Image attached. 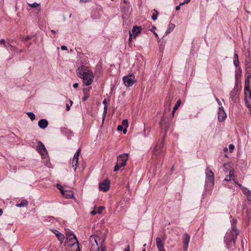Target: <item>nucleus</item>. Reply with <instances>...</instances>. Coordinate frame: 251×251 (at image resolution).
<instances>
[{
    "mask_svg": "<svg viewBox=\"0 0 251 251\" xmlns=\"http://www.w3.org/2000/svg\"><path fill=\"white\" fill-rule=\"evenodd\" d=\"M52 232L55 235L58 240L62 244L65 239V236L60 232L56 229H51Z\"/></svg>",
    "mask_w": 251,
    "mask_h": 251,
    "instance_id": "14",
    "label": "nucleus"
},
{
    "mask_svg": "<svg viewBox=\"0 0 251 251\" xmlns=\"http://www.w3.org/2000/svg\"><path fill=\"white\" fill-rule=\"evenodd\" d=\"M37 150L38 152L42 155L44 157H46L47 155V151L45 148V147L41 142L39 141L38 142Z\"/></svg>",
    "mask_w": 251,
    "mask_h": 251,
    "instance_id": "10",
    "label": "nucleus"
},
{
    "mask_svg": "<svg viewBox=\"0 0 251 251\" xmlns=\"http://www.w3.org/2000/svg\"><path fill=\"white\" fill-rule=\"evenodd\" d=\"M243 189L244 191L243 192L247 197V199L249 201H251V191L247 188Z\"/></svg>",
    "mask_w": 251,
    "mask_h": 251,
    "instance_id": "20",
    "label": "nucleus"
},
{
    "mask_svg": "<svg viewBox=\"0 0 251 251\" xmlns=\"http://www.w3.org/2000/svg\"><path fill=\"white\" fill-rule=\"evenodd\" d=\"M181 103V101L179 99L177 101L176 104H175L174 107L173 108V112H172L173 116L174 115L176 111L178 109L179 106L180 105Z\"/></svg>",
    "mask_w": 251,
    "mask_h": 251,
    "instance_id": "24",
    "label": "nucleus"
},
{
    "mask_svg": "<svg viewBox=\"0 0 251 251\" xmlns=\"http://www.w3.org/2000/svg\"><path fill=\"white\" fill-rule=\"evenodd\" d=\"M0 44L3 45L4 47L8 48L7 45L5 43V40L4 39H1L0 40Z\"/></svg>",
    "mask_w": 251,
    "mask_h": 251,
    "instance_id": "34",
    "label": "nucleus"
},
{
    "mask_svg": "<svg viewBox=\"0 0 251 251\" xmlns=\"http://www.w3.org/2000/svg\"><path fill=\"white\" fill-rule=\"evenodd\" d=\"M7 45H8L10 47V50H15V47H14L12 46H11V45H10V44H8Z\"/></svg>",
    "mask_w": 251,
    "mask_h": 251,
    "instance_id": "42",
    "label": "nucleus"
},
{
    "mask_svg": "<svg viewBox=\"0 0 251 251\" xmlns=\"http://www.w3.org/2000/svg\"><path fill=\"white\" fill-rule=\"evenodd\" d=\"M28 4L30 7L32 8L37 7L40 5V4L37 2H34L33 3H28Z\"/></svg>",
    "mask_w": 251,
    "mask_h": 251,
    "instance_id": "32",
    "label": "nucleus"
},
{
    "mask_svg": "<svg viewBox=\"0 0 251 251\" xmlns=\"http://www.w3.org/2000/svg\"><path fill=\"white\" fill-rule=\"evenodd\" d=\"M104 207L100 206L98 208H95L94 210L91 212V214L93 215L96 214L97 213L100 214L104 209Z\"/></svg>",
    "mask_w": 251,
    "mask_h": 251,
    "instance_id": "21",
    "label": "nucleus"
},
{
    "mask_svg": "<svg viewBox=\"0 0 251 251\" xmlns=\"http://www.w3.org/2000/svg\"><path fill=\"white\" fill-rule=\"evenodd\" d=\"M27 115L31 121H33L35 119V116L32 112H27Z\"/></svg>",
    "mask_w": 251,
    "mask_h": 251,
    "instance_id": "30",
    "label": "nucleus"
},
{
    "mask_svg": "<svg viewBox=\"0 0 251 251\" xmlns=\"http://www.w3.org/2000/svg\"><path fill=\"white\" fill-rule=\"evenodd\" d=\"M152 12H153V13H152V15L151 16V19L153 21H155L157 19V16L158 15V11L155 10V9H153Z\"/></svg>",
    "mask_w": 251,
    "mask_h": 251,
    "instance_id": "28",
    "label": "nucleus"
},
{
    "mask_svg": "<svg viewBox=\"0 0 251 251\" xmlns=\"http://www.w3.org/2000/svg\"><path fill=\"white\" fill-rule=\"evenodd\" d=\"M126 251H129V247H126Z\"/></svg>",
    "mask_w": 251,
    "mask_h": 251,
    "instance_id": "51",
    "label": "nucleus"
},
{
    "mask_svg": "<svg viewBox=\"0 0 251 251\" xmlns=\"http://www.w3.org/2000/svg\"><path fill=\"white\" fill-rule=\"evenodd\" d=\"M226 115L223 106H219L218 112V120L222 122L225 120Z\"/></svg>",
    "mask_w": 251,
    "mask_h": 251,
    "instance_id": "9",
    "label": "nucleus"
},
{
    "mask_svg": "<svg viewBox=\"0 0 251 251\" xmlns=\"http://www.w3.org/2000/svg\"><path fill=\"white\" fill-rule=\"evenodd\" d=\"M66 109L67 111H69L70 110V107L68 104H67L66 105Z\"/></svg>",
    "mask_w": 251,
    "mask_h": 251,
    "instance_id": "44",
    "label": "nucleus"
},
{
    "mask_svg": "<svg viewBox=\"0 0 251 251\" xmlns=\"http://www.w3.org/2000/svg\"><path fill=\"white\" fill-rule=\"evenodd\" d=\"M224 170L225 174H226L224 179L226 181H229L231 180L234 181V169L232 167L230 163H225L223 165Z\"/></svg>",
    "mask_w": 251,
    "mask_h": 251,
    "instance_id": "4",
    "label": "nucleus"
},
{
    "mask_svg": "<svg viewBox=\"0 0 251 251\" xmlns=\"http://www.w3.org/2000/svg\"><path fill=\"white\" fill-rule=\"evenodd\" d=\"M234 182H235V183L236 184H237V185H238V186L241 188V189H242V191H244V189H243V188H246V187H244V186H242L241 184H239V183H237V182H236V181H234Z\"/></svg>",
    "mask_w": 251,
    "mask_h": 251,
    "instance_id": "39",
    "label": "nucleus"
},
{
    "mask_svg": "<svg viewBox=\"0 0 251 251\" xmlns=\"http://www.w3.org/2000/svg\"><path fill=\"white\" fill-rule=\"evenodd\" d=\"M175 27V25L174 24L170 23L168 25V29L165 32V34L167 35V34H169L171 32H172L174 30Z\"/></svg>",
    "mask_w": 251,
    "mask_h": 251,
    "instance_id": "23",
    "label": "nucleus"
},
{
    "mask_svg": "<svg viewBox=\"0 0 251 251\" xmlns=\"http://www.w3.org/2000/svg\"><path fill=\"white\" fill-rule=\"evenodd\" d=\"M123 81H124V83H126V76H124V77H123Z\"/></svg>",
    "mask_w": 251,
    "mask_h": 251,
    "instance_id": "47",
    "label": "nucleus"
},
{
    "mask_svg": "<svg viewBox=\"0 0 251 251\" xmlns=\"http://www.w3.org/2000/svg\"><path fill=\"white\" fill-rule=\"evenodd\" d=\"M233 63H238V57L237 54H234V55Z\"/></svg>",
    "mask_w": 251,
    "mask_h": 251,
    "instance_id": "33",
    "label": "nucleus"
},
{
    "mask_svg": "<svg viewBox=\"0 0 251 251\" xmlns=\"http://www.w3.org/2000/svg\"><path fill=\"white\" fill-rule=\"evenodd\" d=\"M61 194L66 199L73 198L74 197L73 191L69 190H65Z\"/></svg>",
    "mask_w": 251,
    "mask_h": 251,
    "instance_id": "15",
    "label": "nucleus"
},
{
    "mask_svg": "<svg viewBox=\"0 0 251 251\" xmlns=\"http://www.w3.org/2000/svg\"><path fill=\"white\" fill-rule=\"evenodd\" d=\"M128 155V154L127 153H126V157H127Z\"/></svg>",
    "mask_w": 251,
    "mask_h": 251,
    "instance_id": "56",
    "label": "nucleus"
},
{
    "mask_svg": "<svg viewBox=\"0 0 251 251\" xmlns=\"http://www.w3.org/2000/svg\"><path fill=\"white\" fill-rule=\"evenodd\" d=\"M180 6H181V5H180V4H179L178 6H176V11L179 10L180 9Z\"/></svg>",
    "mask_w": 251,
    "mask_h": 251,
    "instance_id": "45",
    "label": "nucleus"
},
{
    "mask_svg": "<svg viewBox=\"0 0 251 251\" xmlns=\"http://www.w3.org/2000/svg\"><path fill=\"white\" fill-rule=\"evenodd\" d=\"M61 49L63 50H67V47L66 46H62Z\"/></svg>",
    "mask_w": 251,
    "mask_h": 251,
    "instance_id": "41",
    "label": "nucleus"
},
{
    "mask_svg": "<svg viewBox=\"0 0 251 251\" xmlns=\"http://www.w3.org/2000/svg\"><path fill=\"white\" fill-rule=\"evenodd\" d=\"M2 210L1 209H0V216L2 214Z\"/></svg>",
    "mask_w": 251,
    "mask_h": 251,
    "instance_id": "49",
    "label": "nucleus"
},
{
    "mask_svg": "<svg viewBox=\"0 0 251 251\" xmlns=\"http://www.w3.org/2000/svg\"><path fill=\"white\" fill-rule=\"evenodd\" d=\"M126 127H127V122H126Z\"/></svg>",
    "mask_w": 251,
    "mask_h": 251,
    "instance_id": "54",
    "label": "nucleus"
},
{
    "mask_svg": "<svg viewBox=\"0 0 251 251\" xmlns=\"http://www.w3.org/2000/svg\"><path fill=\"white\" fill-rule=\"evenodd\" d=\"M88 91H89V89H88V90L86 89H83V92H84V95H85L84 98H83V101L86 100L88 99V98L89 97L88 95L86 94V92H88Z\"/></svg>",
    "mask_w": 251,
    "mask_h": 251,
    "instance_id": "31",
    "label": "nucleus"
},
{
    "mask_svg": "<svg viewBox=\"0 0 251 251\" xmlns=\"http://www.w3.org/2000/svg\"><path fill=\"white\" fill-rule=\"evenodd\" d=\"M123 125H119L117 127L118 131H123L124 134H126V128H123V126L126 125V120H124L122 122Z\"/></svg>",
    "mask_w": 251,
    "mask_h": 251,
    "instance_id": "25",
    "label": "nucleus"
},
{
    "mask_svg": "<svg viewBox=\"0 0 251 251\" xmlns=\"http://www.w3.org/2000/svg\"><path fill=\"white\" fill-rule=\"evenodd\" d=\"M77 73L78 76L82 79L84 86H89L92 83L95 75L87 67L81 66L77 69Z\"/></svg>",
    "mask_w": 251,
    "mask_h": 251,
    "instance_id": "1",
    "label": "nucleus"
},
{
    "mask_svg": "<svg viewBox=\"0 0 251 251\" xmlns=\"http://www.w3.org/2000/svg\"><path fill=\"white\" fill-rule=\"evenodd\" d=\"M234 149V146L233 144H230L229 146V150L230 152H232Z\"/></svg>",
    "mask_w": 251,
    "mask_h": 251,
    "instance_id": "35",
    "label": "nucleus"
},
{
    "mask_svg": "<svg viewBox=\"0 0 251 251\" xmlns=\"http://www.w3.org/2000/svg\"><path fill=\"white\" fill-rule=\"evenodd\" d=\"M110 181L106 179L99 185L100 190L103 192H106L109 189Z\"/></svg>",
    "mask_w": 251,
    "mask_h": 251,
    "instance_id": "11",
    "label": "nucleus"
},
{
    "mask_svg": "<svg viewBox=\"0 0 251 251\" xmlns=\"http://www.w3.org/2000/svg\"><path fill=\"white\" fill-rule=\"evenodd\" d=\"M191 0H185L183 2L180 3V5H183L185 4H188L190 2Z\"/></svg>",
    "mask_w": 251,
    "mask_h": 251,
    "instance_id": "37",
    "label": "nucleus"
},
{
    "mask_svg": "<svg viewBox=\"0 0 251 251\" xmlns=\"http://www.w3.org/2000/svg\"><path fill=\"white\" fill-rule=\"evenodd\" d=\"M124 251H126V249H125V250H124Z\"/></svg>",
    "mask_w": 251,
    "mask_h": 251,
    "instance_id": "58",
    "label": "nucleus"
},
{
    "mask_svg": "<svg viewBox=\"0 0 251 251\" xmlns=\"http://www.w3.org/2000/svg\"><path fill=\"white\" fill-rule=\"evenodd\" d=\"M126 165V154L123 153L117 157V162L114 168V171H118L122 167Z\"/></svg>",
    "mask_w": 251,
    "mask_h": 251,
    "instance_id": "6",
    "label": "nucleus"
},
{
    "mask_svg": "<svg viewBox=\"0 0 251 251\" xmlns=\"http://www.w3.org/2000/svg\"><path fill=\"white\" fill-rule=\"evenodd\" d=\"M78 86V83H75V84H74L73 85V87L75 88H77Z\"/></svg>",
    "mask_w": 251,
    "mask_h": 251,
    "instance_id": "43",
    "label": "nucleus"
},
{
    "mask_svg": "<svg viewBox=\"0 0 251 251\" xmlns=\"http://www.w3.org/2000/svg\"><path fill=\"white\" fill-rule=\"evenodd\" d=\"M103 103L104 104V111L103 113V116H102V121L103 122L104 120V118L105 117V115L107 113V106H106V100H103Z\"/></svg>",
    "mask_w": 251,
    "mask_h": 251,
    "instance_id": "27",
    "label": "nucleus"
},
{
    "mask_svg": "<svg viewBox=\"0 0 251 251\" xmlns=\"http://www.w3.org/2000/svg\"><path fill=\"white\" fill-rule=\"evenodd\" d=\"M183 243L184 244L185 249L186 250H187V248L188 247L190 237V236L187 233H186L183 235Z\"/></svg>",
    "mask_w": 251,
    "mask_h": 251,
    "instance_id": "17",
    "label": "nucleus"
},
{
    "mask_svg": "<svg viewBox=\"0 0 251 251\" xmlns=\"http://www.w3.org/2000/svg\"><path fill=\"white\" fill-rule=\"evenodd\" d=\"M142 251H146L145 249H144L143 250H142Z\"/></svg>",
    "mask_w": 251,
    "mask_h": 251,
    "instance_id": "57",
    "label": "nucleus"
},
{
    "mask_svg": "<svg viewBox=\"0 0 251 251\" xmlns=\"http://www.w3.org/2000/svg\"><path fill=\"white\" fill-rule=\"evenodd\" d=\"M99 250H100V251H105L106 248L103 245V244L100 245V249H99Z\"/></svg>",
    "mask_w": 251,
    "mask_h": 251,
    "instance_id": "38",
    "label": "nucleus"
},
{
    "mask_svg": "<svg viewBox=\"0 0 251 251\" xmlns=\"http://www.w3.org/2000/svg\"><path fill=\"white\" fill-rule=\"evenodd\" d=\"M154 34L155 35L156 37H157L158 36V35L157 34H156L155 32L154 33Z\"/></svg>",
    "mask_w": 251,
    "mask_h": 251,
    "instance_id": "52",
    "label": "nucleus"
},
{
    "mask_svg": "<svg viewBox=\"0 0 251 251\" xmlns=\"http://www.w3.org/2000/svg\"><path fill=\"white\" fill-rule=\"evenodd\" d=\"M137 81L134 75L130 74L126 75V86H131Z\"/></svg>",
    "mask_w": 251,
    "mask_h": 251,
    "instance_id": "13",
    "label": "nucleus"
},
{
    "mask_svg": "<svg viewBox=\"0 0 251 251\" xmlns=\"http://www.w3.org/2000/svg\"><path fill=\"white\" fill-rule=\"evenodd\" d=\"M28 204V201L26 200H23L20 203L16 204V206L18 207H24L27 206Z\"/></svg>",
    "mask_w": 251,
    "mask_h": 251,
    "instance_id": "26",
    "label": "nucleus"
},
{
    "mask_svg": "<svg viewBox=\"0 0 251 251\" xmlns=\"http://www.w3.org/2000/svg\"><path fill=\"white\" fill-rule=\"evenodd\" d=\"M123 2H124V3H126V0H123Z\"/></svg>",
    "mask_w": 251,
    "mask_h": 251,
    "instance_id": "53",
    "label": "nucleus"
},
{
    "mask_svg": "<svg viewBox=\"0 0 251 251\" xmlns=\"http://www.w3.org/2000/svg\"><path fill=\"white\" fill-rule=\"evenodd\" d=\"M251 79V75H249L247 76L245 79V87L244 88H250V80Z\"/></svg>",
    "mask_w": 251,
    "mask_h": 251,
    "instance_id": "22",
    "label": "nucleus"
},
{
    "mask_svg": "<svg viewBox=\"0 0 251 251\" xmlns=\"http://www.w3.org/2000/svg\"><path fill=\"white\" fill-rule=\"evenodd\" d=\"M57 188L60 190L61 193H62V191H64L65 190L63 187L60 184L57 185Z\"/></svg>",
    "mask_w": 251,
    "mask_h": 251,
    "instance_id": "36",
    "label": "nucleus"
},
{
    "mask_svg": "<svg viewBox=\"0 0 251 251\" xmlns=\"http://www.w3.org/2000/svg\"><path fill=\"white\" fill-rule=\"evenodd\" d=\"M48 125V122L45 119L40 120L38 122V126L41 128H45Z\"/></svg>",
    "mask_w": 251,
    "mask_h": 251,
    "instance_id": "19",
    "label": "nucleus"
},
{
    "mask_svg": "<svg viewBox=\"0 0 251 251\" xmlns=\"http://www.w3.org/2000/svg\"><path fill=\"white\" fill-rule=\"evenodd\" d=\"M80 153V150L78 149L77 150L76 152L75 153L73 161H72V167L74 168V170L75 171L76 169L77 162L78 160V157L79 156Z\"/></svg>",
    "mask_w": 251,
    "mask_h": 251,
    "instance_id": "12",
    "label": "nucleus"
},
{
    "mask_svg": "<svg viewBox=\"0 0 251 251\" xmlns=\"http://www.w3.org/2000/svg\"><path fill=\"white\" fill-rule=\"evenodd\" d=\"M216 100L217 103H218V104L220 105V106H222V104L221 101L218 98H216Z\"/></svg>",
    "mask_w": 251,
    "mask_h": 251,
    "instance_id": "40",
    "label": "nucleus"
},
{
    "mask_svg": "<svg viewBox=\"0 0 251 251\" xmlns=\"http://www.w3.org/2000/svg\"><path fill=\"white\" fill-rule=\"evenodd\" d=\"M235 65H236V66H237V65H238L239 64L235 63Z\"/></svg>",
    "mask_w": 251,
    "mask_h": 251,
    "instance_id": "55",
    "label": "nucleus"
},
{
    "mask_svg": "<svg viewBox=\"0 0 251 251\" xmlns=\"http://www.w3.org/2000/svg\"><path fill=\"white\" fill-rule=\"evenodd\" d=\"M142 28L137 25H135L133 27L132 31H129V41L128 44L130 46H132V40L135 39L136 37L141 33Z\"/></svg>",
    "mask_w": 251,
    "mask_h": 251,
    "instance_id": "5",
    "label": "nucleus"
},
{
    "mask_svg": "<svg viewBox=\"0 0 251 251\" xmlns=\"http://www.w3.org/2000/svg\"><path fill=\"white\" fill-rule=\"evenodd\" d=\"M244 94L246 104L249 108H251V89L250 88H244Z\"/></svg>",
    "mask_w": 251,
    "mask_h": 251,
    "instance_id": "8",
    "label": "nucleus"
},
{
    "mask_svg": "<svg viewBox=\"0 0 251 251\" xmlns=\"http://www.w3.org/2000/svg\"><path fill=\"white\" fill-rule=\"evenodd\" d=\"M156 246L158 251H165L164 249L163 244L162 243L161 239L159 237H157L156 239Z\"/></svg>",
    "mask_w": 251,
    "mask_h": 251,
    "instance_id": "18",
    "label": "nucleus"
},
{
    "mask_svg": "<svg viewBox=\"0 0 251 251\" xmlns=\"http://www.w3.org/2000/svg\"><path fill=\"white\" fill-rule=\"evenodd\" d=\"M224 150V151H227V148H225Z\"/></svg>",
    "mask_w": 251,
    "mask_h": 251,
    "instance_id": "50",
    "label": "nucleus"
},
{
    "mask_svg": "<svg viewBox=\"0 0 251 251\" xmlns=\"http://www.w3.org/2000/svg\"><path fill=\"white\" fill-rule=\"evenodd\" d=\"M171 102V99L170 97L167 98L165 100V102L164 104L165 107L168 106L170 108Z\"/></svg>",
    "mask_w": 251,
    "mask_h": 251,
    "instance_id": "29",
    "label": "nucleus"
},
{
    "mask_svg": "<svg viewBox=\"0 0 251 251\" xmlns=\"http://www.w3.org/2000/svg\"><path fill=\"white\" fill-rule=\"evenodd\" d=\"M66 244L71 248V251H80L79 243L74 233L68 231L66 233Z\"/></svg>",
    "mask_w": 251,
    "mask_h": 251,
    "instance_id": "2",
    "label": "nucleus"
},
{
    "mask_svg": "<svg viewBox=\"0 0 251 251\" xmlns=\"http://www.w3.org/2000/svg\"><path fill=\"white\" fill-rule=\"evenodd\" d=\"M205 173L206 182H211L212 185H214L215 180L214 174L212 170L209 169V167L206 168Z\"/></svg>",
    "mask_w": 251,
    "mask_h": 251,
    "instance_id": "7",
    "label": "nucleus"
},
{
    "mask_svg": "<svg viewBox=\"0 0 251 251\" xmlns=\"http://www.w3.org/2000/svg\"><path fill=\"white\" fill-rule=\"evenodd\" d=\"M162 152V145H157L155 147L153 151V155L157 157Z\"/></svg>",
    "mask_w": 251,
    "mask_h": 251,
    "instance_id": "16",
    "label": "nucleus"
},
{
    "mask_svg": "<svg viewBox=\"0 0 251 251\" xmlns=\"http://www.w3.org/2000/svg\"><path fill=\"white\" fill-rule=\"evenodd\" d=\"M105 241V237L103 235H101L100 237L97 235H93L90 236V242L92 244L91 251L94 250L97 251L99 250V243L101 245L103 244Z\"/></svg>",
    "mask_w": 251,
    "mask_h": 251,
    "instance_id": "3",
    "label": "nucleus"
},
{
    "mask_svg": "<svg viewBox=\"0 0 251 251\" xmlns=\"http://www.w3.org/2000/svg\"><path fill=\"white\" fill-rule=\"evenodd\" d=\"M30 37H29V36H26V37H25V40H28L29 39H30Z\"/></svg>",
    "mask_w": 251,
    "mask_h": 251,
    "instance_id": "46",
    "label": "nucleus"
},
{
    "mask_svg": "<svg viewBox=\"0 0 251 251\" xmlns=\"http://www.w3.org/2000/svg\"><path fill=\"white\" fill-rule=\"evenodd\" d=\"M51 32L54 34L56 33V31L54 30H51Z\"/></svg>",
    "mask_w": 251,
    "mask_h": 251,
    "instance_id": "48",
    "label": "nucleus"
}]
</instances>
